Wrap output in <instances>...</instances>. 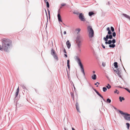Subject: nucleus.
I'll use <instances>...</instances> for the list:
<instances>
[{"label": "nucleus", "mask_w": 130, "mask_h": 130, "mask_svg": "<svg viewBox=\"0 0 130 130\" xmlns=\"http://www.w3.org/2000/svg\"><path fill=\"white\" fill-rule=\"evenodd\" d=\"M109 35H107L106 36V37H104V39L105 41H107L108 39H111L112 38V33H108Z\"/></svg>", "instance_id": "5"}, {"label": "nucleus", "mask_w": 130, "mask_h": 130, "mask_svg": "<svg viewBox=\"0 0 130 130\" xmlns=\"http://www.w3.org/2000/svg\"><path fill=\"white\" fill-rule=\"evenodd\" d=\"M63 52L65 53H67V52H66V50L65 49V48H64V50H63Z\"/></svg>", "instance_id": "45"}, {"label": "nucleus", "mask_w": 130, "mask_h": 130, "mask_svg": "<svg viewBox=\"0 0 130 130\" xmlns=\"http://www.w3.org/2000/svg\"><path fill=\"white\" fill-rule=\"evenodd\" d=\"M96 93L97 94L102 98H103V96L99 93L98 91L96 92Z\"/></svg>", "instance_id": "23"}, {"label": "nucleus", "mask_w": 130, "mask_h": 130, "mask_svg": "<svg viewBox=\"0 0 130 130\" xmlns=\"http://www.w3.org/2000/svg\"><path fill=\"white\" fill-rule=\"evenodd\" d=\"M67 66L68 69H69V70H70V66L69 64H67Z\"/></svg>", "instance_id": "39"}, {"label": "nucleus", "mask_w": 130, "mask_h": 130, "mask_svg": "<svg viewBox=\"0 0 130 130\" xmlns=\"http://www.w3.org/2000/svg\"><path fill=\"white\" fill-rule=\"evenodd\" d=\"M106 87L108 89H109L111 88V86L109 84H108L106 86Z\"/></svg>", "instance_id": "25"}, {"label": "nucleus", "mask_w": 130, "mask_h": 130, "mask_svg": "<svg viewBox=\"0 0 130 130\" xmlns=\"http://www.w3.org/2000/svg\"><path fill=\"white\" fill-rule=\"evenodd\" d=\"M119 112L122 115H124V119L130 121V114L128 113L127 112H124L122 111L119 110Z\"/></svg>", "instance_id": "2"}, {"label": "nucleus", "mask_w": 130, "mask_h": 130, "mask_svg": "<svg viewBox=\"0 0 130 130\" xmlns=\"http://www.w3.org/2000/svg\"><path fill=\"white\" fill-rule=\"evenodd\" d=\"M46 6L47 8H48L50 7V5L48 3V2H47L46 3Z\"/></svg>", "instance_id": "33"}, {"label": "nucleus", "mask_w": 130, "mask_h": 130, "mask_svg": "<svg viewBox=\"0 0 130 130\" xmlns=\"http://www.w3.org/2000/svg\"><path fill=\"white\" fill-rule=\"evenodd\" d=\"M72 93H71V95H72H72H73V96H73V95H72Z\"/></svg>", "instance_id": "61"}, {"label": "nucleus", "mask_w": 130, "mask_h": 130, "mask_svg": "<svg viewBox=\"0 0 130 130\" xmlns=\"http://www.w3.org/2000/svg\"><path fill=\"white\" fill-rule=\"evenodd\" d=\"M103 92H105L107 90V89L105 87H104L103 88Z\"/></svg>", "instance_id": "26"}, {"label": "nucleus", "mask_w": 130, "mask_h": 130, "mask_svg": "<svg viewBox=\"0 0 130 130\" xmlns=\"http://www.w3.org/2000/svg\"><path fill=\"white\" fill-rule=\"evenodd\" d=\"M122 15H123L125 18L130 20V16L128 15L125 13H123Z\"/></svg>", "instance_id": "13"}, {"label": "nucleus", "mask_w": 130, "mask_h": 130, "mask_svg": "<svg viewBox=\"0 0 130 130\" xmlns=\"http://www.w3.org/2000/svg\"><path fill=\"white\" fill-rule=\"evenodd\" d=\"M78 17L81 21L83 22L86 21V19L84 17V14L83 13H80L79 14Z\"/></svg>", "instance_id": "4"}, {"label": "nucleus", "mask_w": 130, "mask_h": 130, "mask_svg": "<svg viewBox=\"0 0 130 130\" xmlns=\"http://www.w3.org/2000/svg\"><path fill=\"white\" fill-rule=\"evenodd\" d=\"M94 33H89L88 36L90 38H91L94 36Z\"/></svg>", "instance_id": "16"}, {"label": "nucleus", "mask_w": 130, "mask_h": 130, "mask_svg": "<svg viewBox=\"0 0 130 130\" xmlns=\"http://www.w3.org/2000/svg\"><path fill=\"white\" fill-rule=\"evenodd\" d=\"M97 84H98V85H99L100 83L98 82H97L96 83L94 84V85H97Z\"/></svg>", "instance_id": "44"}, {"label": "nucleus", "mask_w": 130, "mask_h": 130, "mask_svg": "<svg viewBox=\"0 0 130 130\" xmlns=\"http://www.w3.org/2000/svg\"><path fill=\"white\" fill-rule=\"evenodd\" d=\"M76 43L78 48H80L81 45V41H76Z\"/></svg>", "instance_id": "15"}, {"label": "nucleus", "mask_w": 130, "mask_h": 130, "mask_svg": "<svg viewBox=\"0 0 130 130\" xmlns=\"http://www.w3.org/2000/svg\"><path fill=\"white\" fill-rule=\"evenodd\" d=\"M75 60L77 61L79 65L82 64L80 58L78 56H76Z\"/></svg>", "instance_id": "9"}, {"label": "nucleus", "mask_w": 130, "mask_h": 130, "mask_svg": "<svg viewBox=\"0 0 130 130\" xmlns=\"http://www.w3.org/2000/svg\"><path fill=\"white\" fill-rule=\"evenodd\" d=\"M114 71L116 72V73L117 74V75L120 78H121L122 77L121 76V72L119 70V69H117V70H115L114 69Z\"/></svg>", "instance_id": "6"}, {"label": "nucleus", "mask_w": 130, "mask_h": 130, "mask_svg": "<svg viewBox=\"0 0 130 130\" xmlns=\"http://www.w3.org/2000/svg\"><path fill=\"white\" fill-rule=\"evenodd\" d=\"M108 44H110L112 43V41L111 40H109L108 41Z\"/></svg>", "instance_id": "37"}, {"label": "nucleus", "mask_w": 130, "mask_h": 130, "mask_svg": "<svg viewBox=\"0 0 130 130\" xmlns=\"http://www.w3.org/2000/svg\"><path fill=\"white\" fill-rule=\"evenodd\" d=\"M87 29L89 31V32H94V31L93 30L91 26H89L87 27Z\"/></svg>", "instance_id": "8"}, {"label": "nucleus", "mask_w": 130, "mask_h": 130, "mask_svg": "<svg viewBox=\"0 0 130 130\" xmlns=\"http://www.w3.org/2000/svg\"><path fill=\"white\" fill-rule=\"evenodd\" d=\"M114 108L115 109H117L115 107H114Z\"/></svg>", "instance_id": "59"}, {"label": "nucleus", "mask_w": 130, "mask_h": 130, "mask_svg": "<svg viewBox=\"0 0 130 130\" xmlns=\"http://www.w3.org/2000/svg\"><path fill=\"white\" fill-rule=\"evenodd\" d=\"M44 2L46 3L47 2L46 1V0H44Z\"/></svg>", "instance_id": "54"}, {"label": "nucleus", "mask_w": 130, "mask_h": 130, "mask_svg": "<svg viewBox=\"0 0 130 130\" xmlns=\"http://www.w3.org/2000/svg\"><path fill=\"white\" fill-rule=\"evenodd\" d=\"M112 43H113V44H114L116 42V41L115 39H113L112 40Z\"/></svg>", "instance_id": "34"}, {"label": "nucleus", "mask_w": 130, "mask_h": 130, "mask_svg": "<svg viewBox=\"0 0 130 130\" xmlns=\"http://www.w3.org/2000/svg\"><path fill=\"white\" fill-rule=\"evenodd\" d=\"M62 8V6H61V7H60V8L61 9V8Z\"/></svg>", "instance_id": "62"}, {"label": "nucleus", "mask_w": 130, "mask_h": 130, "mask_svg": "<svg viewBox=\"0 0 130 130\" xmlns=\"http://www.w3.org/2000/svg\"><path fill=\"white\" fill-rule=\"evenodd\" d=\"M76 106L77 110L78 112L80 113V111L79 110V104L77 102H76Z\"/></svg>", "instance_id": "11"}, {"label": "nucleus", "mask_w": 130, "mask_h": 130, "mask_svg": "<svg viewBox=\"0 0 130 130\" xmlns=\"http://www.w3.org/2000/svg\"><path fill=\"white\" fill-rule=\"evenodd\" d=\"M66 5V4L64 3H63L61 4V5L62 6H65Z\"/></svg>", "instance_id": "41"}, {"label": "nucleus", "mask_w": 130, "mask_h": 130, "mask_svg": "<svg viewBox=\"0 0 130 130\" xmlns=\"http://www.w3.org/2000/svg\"><path fill=\"white\" fill-rule=\"evenodd\" d=\"M111 100L109 98H108L107 99L106 102L108 103H110L111 102Z\"/></svg>", "instance_id": "28"}, {"label": "nucleus", "mask_w": 130, "mask_h": 130, "mask_svg": "<svg viewBox=\"0 0 130 130\" xmlns=\"http://www.w3.org/2000/svg\"><path fill=\"white\" fill-rule=\"evenodd\" d=\"M67 64H69L70 62V60H68L67 61Z\"/></svg>", "instance_id": "48"}, {"label": "nucleus", "mask_w": 130, "mask_h": 130, "mask_svg": "<svg viewBox=\"0 0 130 130\" xmlns=\"http://www.w3.org/2000/svg\"><path fill=\"white\" fill-rule=\"evenodd\" d=\"M88 14L89 16L90 17L94 14V13L92 11H90L89 12Z\"/></svg>", "instance_id": "19"}, {"label": "nucleus", "mask_w": 130, "mask_h": 130, "mask_svg": "<svg viewBox=\"0 0 130 130\" xmlns=\"http://www.w3.org/2000/svg\"><path fill=\"white\" fill-rule=\"evenodd\" d=\"M73 13H74V14H77L76 13V12H74Z\"/></svg>", "instance_id": "56"}, {"label": "nucleus", "mask_w": 130, "mask_h": 130, "mask_svg": "<svg viewBox=\"0 0 130 130\" xmlns=\"http://www.w3.org/2000/svg\"><path fill=\"white\" fill-rule=\"evenodd\" d=\"M114 66L115 68H117L118 67V63L117 62H115L114 63Z\"/></svg>", "instance_id": "22"}, {"label": "nucleus", "mask_w": 130, "mask_h": 130, "mask_svg": "<svg viewBox=\"0 0 130 130\" xmlns=\"http://www.w3.org/2000/svg\"><path fill=\"white\" fill-rule=\"evenodd\" d=\"M92 89H93V90L95 91L96 92L97 91L93 87H92Z\"/></svg>", "instance_id": "47"}, {"label": "nucleus", "mask_w": 130, "mask_h": 130, "mask_svg": "<svg viewBox=\"0 0 130 130\" xmlns=\"http://www.w3.org/2000/svg\"><path fill=\"white\" fill-rule=\"evenodd\" d=\"M106 41L105 42V44H108V42H107V41Z\"/></svg>", "instance_id": "49"}, {"label": "nucleus", "mask_w": 130, "mask_h": 130, "mask_svg": "<svg viewBox=\"0 0 130 130\" xmlns=\"http://www.w3.org/2000/svg\"><path fill=\"white\" fill-rule=\"evenodd\" d=\"M64 130H66V128H64Z\"/></svg>", "instance_id": "63"}, {"label": "nucleus", "mask_w": 130, "mask_h": 130, "mask_svg": "<svg viewBox=\"0 0 130 130\" xmlns=\"http://www.w3.org/2000/svg\"><path fill=\"white\" fill-rule=\"evenodd\" d=\"M79 66H80L81 72L85 76V74L84 71L83 66L82 64Z\"/></svg>", "instance_id": "10"}, {"label": "nucleus", "mask_w": 130, "mask_h": 130, "mask_svg": "<svg viewBox=\"0 0 130 130\" xmlns=\"http://www.w3.org/2000/svg\"><path fill=\"white\" fill-rule=\"evenodd\" d=\"M102 47L104 48H105V46L103 44H102Z\"/></svg>", "instance_id": "46"}, {"label": "nucleus", "mask_w": 130, "mask_h": 130, "mask_svg": "<svg viewBox=\"0 0 130 130\" xmlns=\"http://www.w3.org/2000/svg\"><path fill=\"white\" fill-rule=\"evenodd\" d=\"M72 130H75V129L73 127L72 128Z\"/></svg>", "instance_id": "53"}, {"label": "nucleus", "mask_w": 130, "mask_h": 130, "mask_svg": "<svg viewBox=\"0 0 130 130\" xmlns=\"http://www.w3.org/2000/svg\"><path fill=\"white\" fill-rule=\"evenodd\" d=\"M64 56H65L66 57H67V54H64Z\"/></svg>", "instance_id": "50"}, {"label": "nucleus", "mask_w": 130, "mask_h": 130, "mask_svg": "<svg viewBox=\"0 0 130 130\" xmlns=\"http://www.w3.org/2000/svg\"><path fill=\"white\" fill-rule=\"evenodd\" d=\"M19 87H18L17 90V91L15 93V97H17L18 95L19 92Z\"/></svg>", "instance_id": "20"}, {"label": "nucleus", "mask_w": 130, "mask_h": 130, "mask_svg": "<svg viewBox=\"0 0 130 130\" xmlns=\"http://www.w3.org/2000/svg\"><path fill=\"white\" fill-rule=\"evenodd\" d=\"M126 125L127 126V129H129V126H130L129 124L128 123H126Z\"/></svg>", "instance_id": "30"}, {"label": "nucleus", "mask_w": 130, "mask_h": 130, "mask_svg": "<svg viewBox=\"0 0 130 130\" xmlns=\"http://www.w3.org/2000/svg\"><path fill=\"white\" fill-rule=\"evenodd\" d=\"M116 46L115 44H110L109 45V47L110 48H113Z\"/></svg>", "instance_id": "18"}, {"label": "nucleus", "mask_w": 130, "mask_h": 130, "mask_svg": "<svg viewBox=\"0 0 130 130\" xmlns=\"http://www.w3.org/2000/svg\"><path fill=\"white\" fill-rule=\"evenodd\" d=\"M60 9H59L58 11V13H59V12H60Z\"/></svg>", "instance_id": "52"}, {"label": "nucleus", "mask_w": 130, "mask_h": 130, "mask_svg": "<svg viewBox=\"0 0 130 130\" xmlns=\"http://www.w3.org/2000/svg\"><path fill=\"white\" fill-rule=\"evenodd\" d=\"M112 35L114 37L116 36V33H112Z\"/></svg>", "instance_id": "42"}, {"label": "nucleus", "mask_w": 130, "mask_h": 130, "mask_svg": "<svg viewBox=\"0 0 130 130\" xmlns=\"http://www.w3.org/2000/svg\"><path fill=\"white\" fill-rule=\"evenodd\" d=\"M63 32H66V31H64Z\"/></svg>", "instance_id": "64"}, {"label": "nucleus", "mask_w": 130, "mask_h": 130, "mask_svg": "<svg viewBox=\"0 0 130 130\" xmlns=\"http://www.w3.org/2000/svg\"><path fill=\"white\" fill-rule=\"evenodd\" d=\"M82 37L80 35H77L76 40V41H81L82 40Z\"/></svg>", "instance_id": "7"}, {"label": "nucleus", "mask_w": 130, "mask_h": 130, "mask_svg": "<svg viewBox=\"0 0 130 130\" xmlns=\"http://www.w3.org/2000/svg\"><path fill=\"white\" fill-rule=\"evenodd\" d=\"M92 40L91 38H90V41H91V40Z\"/></svg>", "instance_id": "58"}, {"label": "nucleus", "mask_w": 130, "mask_h": 130, "mask_svg": "<svg viewBox=\"0 0 130 130\" xmlns=\"http://www.w3.org/2000/svg\"><path fill=\"white\" fill-rule=\"evenodd\" d=\"M106 5H107L110 6V2H109V1L108 2V3H106Z\"/></svg>", "instance_id": "43"}, {"label": "nucleus", "mask_w": 130, "mask_h": 130, "mask_svg": "<svg viewBox=\"0 0 130 130\" xmlns=\"http://www.w3.org/2000/svg\"><path fill=\"white\" fill-rule=\"evenodd\" d=\"M73 87H74V91H75V90L76 89V88H75V86H74V85H73Z\"/></svg>", "instance_id": "51"}, {"label": "nucleus", "mask_w": 130, "mask_h": 130, "mask_svg": "<svg viewBox=\"0 0 130 130\" xmlns=\"http://www.w3.org/2000/svg\"><path fill=\"white\" fill-rule=\"evenodd\" d=\"M45 13H46V17H47V22H48V16H47V12H46V10L45 9Z\"/></svg>", "instance_id": "38"}, {"label": "nucleus", "mask_w": 130, "mask_h": 130, "mask_svg": "<svg viewBox=\"0 0 130 130\" xmlns=\"http://www.w3.org/2000/svg\"><path fill=\"white\" fill-rule=\"evenodd\" d=\"M21 86L22 88H23V89H26V87L24 85L22 84L21 85Z\"/></svg>", "instance_id": "35"}, {"label": "nucleus", "mask_w": 130, "mask_h": 130, "mask_svg": "<svg viewBox=\"0 0 130 130\" xmlns=\"http://www.w3.org/2000/svg\"><path fill=\"white\" fill-rule=\"evenodd\" d=\"M51 54L55 59L57 60H58V58L57 54L55 53V51L53 49H52L51 51Z\"/></svg>", "instance_id": "3"}, {"label": "nucleus", "mask_w": 130, "mask_h": 130, "mask_svg": "<svg viewBox=\"0 0 130 130\" xmlns=\"http://www.w3.org/2000/svg\"><path fill=\"white\" fill-rule=\"evenodd\" d=\"M57 17H58V21L59 22H62V21L61 19V17L60 15V13H58L57 15Z\"/></svg>", "instance_id": "12"}, {"label": "nucleus", "mask_w": 130, "mask_h": 130, "mask_svg": "<svg viewBox=\"0 0 130 130\" xmlns=\"http://www.w3.org/2000/svg\"><path fill=\"white\" fill-rule=\"evenodd\" d=\"M102 65L103 67H105L106 66L105 63L104 62H102Z\"/></svg>", "instance_id": "36"}, {"label": "nucleus", "mask_w": 130, "mask_h": 130, "mask_svg": "<svg viewBox=\"0 0 130 130\" xmlns=\"http://www.w3.org/2000/svg\"><path fill=\"white\" fill-rule=\"evenodd\" d=\"M120 29L119 28V32H120Z\"/></svg>", "instance_id": "60"}, {"label": "nucleus", "mask_w": 130, "mask_h": 130, "mask_svg": "<svg viewBox=\"0 0 130 130\" xmlns=\"http://www.w3.org/2000/svg\"><path fill=\"white\" fill-rule=\"evenodd\" d=\"M80 30V29L79 28H77L75 30V31L77 32H79Z\"/></svg>", "instance_id": "29"}, {"label": "nucleus", "mask_w": 130, "mask_h": 130, "mask_svg": "<svg viewBox=\"0 0 130 130\" xmlns=\"http://www.w3.org/2000/svg\"><path fill=\"white\" fill-rule=\"evenodd\" d=\"M110 28H111V31L112 32H114L115 29H114V28L113 27L111 26L110 27Z\"/></svg>", "instance_id": "24"}, {"label": "nucleus", "mask_w": 130, "mask_h": 130, "mask_svg": "<svg viewBox=\"0 0 130 130\" xmlns=\"http://www.w3.org/2000/svg\"><path fill=\"white\" fill-rule=\"evenodd\" d=\"M47 11L48 13V14L49 15V18H50V11L49 10V9H47Z\"/></svg>", "instance_id": "40"}, {"label": "nucleus", "mask_w": 130, "mask_h": 130, "mask_svg": "<svg viewBox=\"0 0 130 130\" xmlns=\"http://www.w3.org/2000/svg\"><path fill=\"white\" fill-rule=\"evenodd\" d=\"M66 45L68 48L69 49L71 46V44L70 43L69 40H68L67 42Z\"/></svg>", "instance_id": "14"}, {"label": "nucleus", "mask_w": 130, "mask_h": 130, "mask_svg": "<svg viewBox=\"0 0 130 130\" xmlns=\"http://www.w3.org/2000/svg\"><path fill=\"white\" fill-rule=\"evenodd\" d=\"M108 31V32H111V30L110 29L109 27H108L106 29Z\"/></svg>", "instance_id": "27"}, {"label": "nucleus", "mask_w": 130, "mask_h": 130, "mask_svg": "<svg viewBox=\"0 0 130 130\" xmlns=\"http://www.w3.org/2000/svg\"><path fill=\"white\" fill-rule=\"evenodd\" d=\"M2 46H0L1 51L4 50L6 52H8L12 47V41L10 39L3 38L2 39Z\"/></svg>", "instance_id": "1"}, {"label": "nucleus", "mask_w": 130, "mask_h": 130, "mask_svg": "<svg viewBox=\"0 0 130 130\" xmlns=\"http://www.w3.org/2000/svg\"><path fill=\"white\" fill-rule=\"evenodd\" d=\"M123 88L126 90V91H127L128 92L130 93V90L127 88Z\"/></svg>", "instance_id": "32"}, {"label": "nucleus", "mask_w": 130, "mask_h": 130, "mask_svg": "<svg viewBox=\"0 0 130 130\" xmlns=\"http://www.w3.org/2000/svg\"><path fill=\"white\" fill-rule=\"evenodd\" d=\"M91 78L93 80H95L96 78V74H94L91 76Z\"/></svg>", "instance_id": "17"}, {"label": "nucleus", "mask_w": 130, "mask_h": 130, "mask_svg": "<svg viewBox=\"0 0 130 130\" xmlns=\"http://www.w3.org/2000/svg\"><path fill=\"white\" fill-rule=\"evenodd\" d=\"M119 99L120 100V101L121 102H122V100H125V99L123 97H121V96L119 97Z\"/></svg>", "instance_id": "21"}, {"label": "nucleus", "mask_w": 130, "mask_h": 130, "mask_svg": "<svg viewBox=\"0 0 130 130\" xmlns=\"http://www.w3.org/2000/svg\"><path fill=\"white\" fill-rule=\"evenodd\" d=\"M103 99V100L104 101H105V100L103 98H102Z\"/></svg>", "instance_id": "57"}, {"label": "nucleus", "mask_w": 130, "mask_h": 130, "mask_svg": "<svg viewBox=\"0 0 130 130\" xmlns=\"http://www.w3.org/2000/svg\"><path fill=\"white\" fill-rule=\"evenodd\" d=\"M93 73H95V71H93Z\"/></svg>", "instance_id": "55"}, {"label": "nucleus", "mask_w": 130, "mask_h": 130, "mask_svg": "<svg viewBox=\"0 0 130 130\" xmlns=\"http://www.w3.org/2000/svg\"><path fill=\"white\" fill-rule=\"evenodd\" d=\"M114 92L115 93H116L117 94H119V92L117 89H116Z\"/></svg>", "instance_id": "31"}]
</instances>
